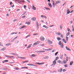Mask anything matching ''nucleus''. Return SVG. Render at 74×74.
Returning a JSON list of instances; mask_svg holds the SVG:
<instances>
[{
	"label": "nucleus",
	"mask_w": 74,
	"mask_h": 74,
	"mask_svg": "<svg viewBox=\"0 0 74 74\" xmlns=\"http://www.w3.org/2000/svg\"><path fill=\"white\" fill-rule=\"evenodd\" d=\"M58 44L60 45L61 48H63L64 45L61 42V41H60L58 42Z\"/></svg>",
	"instance_id": "1"
},
{
	"label": "nucleus",
	"mask_w": 74,
	"mask_h": 74,
	"mask_svg": "<svg viewBox=\"0 0 74 74\" xmlns=\"http://www.w3.org/2000/svg\"><path fill=\"white\" fill-rule=\"evenodd\" d=\"M47 41L49 44H52V42L49 39H47Z\"/></svg>",
	"instance_id": "2"
},
{
	"label": "nucleus",
	"mask_w": 74,
	"mask_h": 74,
	"mask_svg": "<svg viewBox=\"0 0 74 74\" xmlns=\"http://www.w3.org/2000/svg\"><path fill=\"white\" fill-rule=\"evenodd\" d=\"M56 61L54 60L53 62V64H52L51 65V66H53V67H54L55 66V65L56 64Z\"/></svg>",
	"instance_id": "3"
},
{
	"label": "nucleus",
	"mask_w": 74,
	"mask_h": 74,
	"mask_svg": "<svg viewBox=\"0 0 74 74\" xmlns=\"http://www.w3.org/2000/svg\"><path fill=\"white\" fill-rule=\"evenodd\" d=\"M40 40H41V41H44V40H45V38L44 37H42V36L41 37H40Z\"/></svg>",
	"instance_id": "4"
},
{
	"label": "nucleus",
	"mask_w": 74,
	"mask_h": 74,
	"mask_svg": "<svg viewBox=\"0 0 74 74\" xmlns=\"http://www.w3.org/2000/svg\"><path fill=\"white\" fill-rule=\"evenodd\" d=\"M31 19L33 21H35L36 20V18L35 17H33L31 18Z\"/></svg>",
	"instance_id": "5"
},
{
	"label": "nucleus",
	"mask_w": 74,
	"mask_h": 74,
	"mask_svg": "<svg viewBox=\"0 0 74 74\" xmlns=\"http://www.w3.org/2000/svg\"><path fill=\"white\" fill-rule=\"evenodd\" d=\"M43 62L41 63H39V62H36V64H39V65H41V64H44V63H42Z\"/></svg>",
	"instance_id": "6"
},
{
	"label": "nucleus",
	"mask_w": 74,
	"mask_h": 74,
	"mask_svg": "<svg viewBox=\"0 0 74 74\" xmlns=\"http://www.w3.org/2000/svg\"><path fill=\"white\" fill-rule=\"evenodd\" d=\"M65 48H66V50H67L68 51H71V49H70L69 48H68L67 46H66L65 47Z\"/></svg>",
	"instance_id": "7"
},
{
	"label": "nucleus",
	"mask_w": 74,
	"mask_h": 74,
	"mask_svg": "<svg viewBox=\"0 0 74 74\" xmlns=\"http://www.w3.org/2000/svg\"><path fill=\"white\" fill-rule=\"evenodd\" d=\"M48 5L50 8H52V5H51V3H48Z\"/></svg>",
	"instance_id": "8"
},
{
	"label": "nucleus",
	"mask_w": 74,
	"mask_h": 74,
	"mask_svg": "<svg viewBox=\"0 0 74 74\" xmlns=\"http://www.w3.org/2000/svg\"><path fill=\"white\" fill-rule=\"evenodd\" d=\"M54 2H55V1H53V7H55V6H56V4L55 3H54Z\"/></svg>",
	"instance_id": "9"
},
{
	"label": "nucleus",
	"mask_w": 74,
	"mask_h": 74,
	"mask_svg": "<svg viewBox=\"0 0 74 74\" xmlns=\"http://www.w3.org/2000/svg\"><path fill=\"white\" fill-rule=\"evenodd\" d=\"M32 44H30L29 46L27 47V49H28V48H30V47H32Z\"/></svg>",
	"instance_id": "10"
},
{
	"label": "nucleus",
	"mask_w": 74,
	"mask_h": 74,
	"mask_svg": "<svg viewBox=\"0 0 74 74\" xmlns=\"http://www.w3.org/2000/svg\"><path fill=\"white\" fill-rule=\"evenodd\" d=\"M12 44L11 43H8V44H7L6 45V46H9V45H11Z\"/></svg>",
	"instance_id": "11"
},
{
	"label": "nucleus",
	"mask_w": 74,
	"mask_h": 74,
	"mask_svg": "<svg viewBox=\"0 0 74 74\" xmlns=\"http://www.w3.org/2000/svg\"><path fill=\"white\" fill-rule=\"evenodd\" d=\"M62 41L64 43H65V44H66L67 43V42H66V41L64 39H62Z\"/></svg>",
	"instance_id": "12"
},
{
	"label": "nucleus",
	"mask_w": 74,
	"mask_h": 74,
	"mask_svg": "<svg viewBox=\"0 0 74 74\" xmlns=\"http://www.w3.org/2000/svg\"><path fill=\"white\" fill-rule=\"evenodd\" d=\"M32 9H33V10H36V7H35L33 5L32 6Z\"/></svg>",
	"instance_id": "13"
},
{
	"label": "nucleus",
	"mask_w": 74,
	"mask_h": 74,
	"mask_svg": "<svg viewBox=\"0 0 74 74\" xmlns=\"http://www.w3.org/2000/svg\"><path fill=\"white\" fill-rule=\"evenodd\" d=\"M21 69H28V67H22Z\"/></svg>",
	"instance_id": "14"
},
{
	"label": "nucleus",
	"mask_w": 74,
	"mask_h": 74,
	"mask_svg": "<svg viewBox=\"0 0 74 74\" xmlns=\"http://www.w3.org/2000/svg\"><path fill=\"white\" fill-rule=\"evenodd\" d=\"M56 34H57V35H59V36H60L61 35V33L60 32H57V33H56Z\"/></svg>",
	"instance_id": "15"
},
{
	"label": "nucleus",
	"mask_w": 74,
	"mask_h": 74,
	"mask_svg": "<svg viewBox=\"0 0 74 74\" xmlns=\"http://www.w3.org/2000/svg\"><path fill=\"white\" fill-rule=\"evenodd\" d=\"M43 27H45V28H46L47 29H48V27H47L45 25H43Z\"/></svg>",
	"instance_id": "16"
},
{
	"label": "nucleus",
	"mask_w": 74,
	"mask_h": 74,
	"mask_svg": "<svg viewBox=\"0 0 74 74\" xmlns=\"http://www.w3.org/2000/svg\"><path fill=\"white\" fill-rule=\"evenodd\" d=\"M62 69H60L58 70V72H62Z\"/></svg>",
	"instance_id": "17"
},
{
	"label": "nucleus",
	"mask_w": 74,
	"mask_h": 74,
	"mask_svg": "<svg viewBox=\"0 0 74 74\" xmlns=\"http://www.w3.org/2000/svg\"><path fill=\"white\" fill-rule=\"evenodd\" d=\"M49 58V57L48 56H45V57H44V59H48Z\"/></svg>",
	"instance_id": "18"
},
{
	"label": "nucleus",
	"mask_w": 74,
	"mask_h": 74,
	"mask_svg": "<svg viewBox=\"0 0 74 74\" xmlns=\"http://www.w3.org/2000/svg\"><path fill=\"white\" fill-rule=\"evenodd\" d=\"M17 58H21V59H26V58H23V57H19V56L17 57Z\"/></svg>",
	"instance_id": "19"
},
{
	"label": "nucleus",
	"mask_w": 74,
	"mask_h": 74,
	"mask_svg": "<svg viewBox=\"0 0 74 74\" xmlns=\"http://www.w3.org/2000/svg\"><path fill=\"white\" fill-rule=\"evenodd\" d=\"M73 64V61H71L70 63V66H71Z\"/></svg>",
	"instance_id": "20"
},
{
	"label": "nucleus",
	"mask_w": 74,
	"mask_h": 74,
	"mask_svg": "<svg viewBox=\"0 0 74 74\" xmlns=\"http://www.w3.org/2000/svg\"><path fill=\"white\" fill-rule=\"evenodd\" d=\"M57 40H58V41H60V39H61V38H60L59 37H58V38H57Z\"/></svg>",
	"instance_id": "21"
},
{
	"label": "nucleus",
	"mask_w": 74,
	"mask_h": 74,
	"mask_svg": "<svg viewBox=\"0 0 74 74\" xmlns=\"http://www.w3.org/2000/svg\"><path fill=\"white\" fill-rule=\"evenodd\" d=\"M38 43H37V42H35L34 43L33 45H32V46L33 47L34 45H37Z\"/></svg>",
	"instance_id": "22"
},
{
	"label": "nucleus",
	"mask_w": 74,
	"mask_h": 74,
	"mask_svg": "<svg viewBox=\"0 0 74 74\" xmlns=\"http://www.w3.org/2000/svg\"><path fill=\"white\" fill-rule=\"evenodd\" d=\"M10 58H12V59H14L15 57L14 56H10Z\"/></svg>",
	"instance_id": "23"
},
{
	"label": "nucleus",
	"mask_w": 74,
	"mask_h": 74,
	"mask_svg": "<svg viewBox=\"0 0 74 74\" xmlns=\"http://www.w3.org/2000/svg\"><path fill=\"white\" fill-rule=\"evenodd\" d=\"M60 29L61 30L62 29V25H60Z\"/></svg>",
	"instance_id": "24"
},
{
	"label": "nucleus",
	"mask_w": 74,
	"mask_h": 74,
	"mask_svg": "<svg viewBox=\"0 0 74 74\" xmlns=\"http://www.w3.org/2000/svg\"><path fill=\"white\" fill-rule=\"evenodd\" d=\"M39 53H41V52H45V51H39Z\"/></svg>",
	"instance_id": "25"
},
{
	"label": "nucleus",
	"mask_w": 74,
	"mask_h": 74,
	"mask_svg": "<svg viewBox=\"0 0 74 74\" xmlns=\"http://www.w3.org/2000/svg\"><path fill=\"white\" fill-rule=\"evenodd\" d=\"M26 27V26L24 25L23 26L21 27H20L19 28L20 29H23V28H24V27Z\"/></svg>",
	"instance_id": "26"
},
{
	"label": "nucleus",
	"mask_w": 74,
	"mask_h": 74,
	"mask_svg": "<svg viewBox=\"0 0 74 74\" xmlns=\"http://www.w3.org/2000/svg\"><path fill=\"white\" fill-rule=\"evenodd\" d=\"M66 41H68V40H69V37H66Z\"/></svg>",
	"instance_id": "27"
},
{
	"label": "nucleus",
	"mask_w": 74,
	"mask_h": 74,
	"mask_svg": "<svg viewBox=\"0 0 74 74\" xmlns=\"http://www.w3.org/2000/svg\"><path fill=\"white\" fill-rule=\"evenodd\" d=\"M60 1H58L56 2V4H59V3H60Z\"/></svg>",
	"instance_id": "28"
},
{
	"label": "nucleus",
	"mask_w": 74,
	"mask_h": 74,
	"mask_svg": "<svg viewBox=\"0 0 74 74\" xmlns=\"http://www.w3.org/2000/svg\"><path fill=\"white\" fill-rule=\"evenodd\" d=\"M68 65H68V64H66L65 65H64V67H68Z\"/></svg>",
	"instance_id": "29"
},
{
	"label": "nucleus",
	"mask_w": 74,
	"mask_h": 74,
	"mask_svg": "<svg viewBox=\"0 0 74 74\" xmlns=\"http://www.w3.org/2000/svg\"><path fill=\"white\" fill-rule=\"evenodd\" d=\"M70 33L69 32H68L67 34H66V36H69V35H70Z\"/></svg>",
	"instance_id": "30"
},
{
	"label": "nucleus",
	"mask_w": 74,
	"mask_h": 74,
	"mask_svg": "<svg viewBox=\"0 0 74 74\" xmlns=\"http://www.w3.org/2000/svg\"><path fill=\"white\" fill-rule=\"evenodd\" d=\"M63 63H64V64H66L67 63V62H66V61L64 60L63 61Z\"/></svg>",
	"instance_id": "31"
},
{
	"label": "nucleus",
	"mask_w": 74,
	"mask_h": 74,
	"mask_svg": "<svg viewBox=\"0 0 74 74\" xmlns=\"http://www.w3.org/2000/svg\"><path fill=\"white\" fill-rule=\"evenodd\" d=\"M59 58V57H58V56H57L56 57V59L55 60H56H56H58V59Z\"/></svg>",
	"instance_id": "32"
},
{
	"label": "nucleus",
	"mask_w": 74,
	"mask_h": 74,
	"mask_svg": "<svg viewBox=\"0 0 74 74\" xmlns=\"http://www.w3.org/2000/svg\"><path fill=\"white\" fill-rule=\"evenodd\" d=\"M44 8H45V9H46V10H50V9H49V8H47L46 7H45Z\"/></svg>",
	"instance_id": "33"
},
{
	"label": "nucleus",
	"mask_w": 74,
	"mask_h": 74,
	"mask_svg": "<svg viewBox=\"0 0 74 74\" xmlns=\"http://www.w3.org/2000/svg\"><path fill=\"white\" fill-rule=\"evenodd\" d=\"M5 56L6 57V58H10V56L7 55V56Z\"/></svg>",
	"instance_id": "34"
},
{
	"label": "nucleus",
	"mask_w": 74,
	"mask_h": 74,
	"mask_svg": "<svg viewBox=\"0 0 74 74\" xmlns=\"http://www.w3.org/2000/svg\"><path fill=\"white\" fill-rule=\"evenodd\" d=\"M5 49H6V48L4 47V48H3L2 49H1L2 51H4V50H5Z\"/></svg>",
	"instance_id": "35"
},
{
	"label": "nucleus",
	"mask_w": 74,
	"mask_h": 74,
	"mask_svg": "<svg viewBox=\"0 0 74 74\" xmlns=\"http://www.w3.org/2000/svg\"><path fill=\"white\" fill-rule=\"evenodd\" d=\"M58 63H62V62L60 60H59L58 61Z\"/></svg>",
	"instance_id": "36"
},
{
	"label": "nucleus",
	"mask_w": 74,
	"mask_h": 74,
	"mask_svg": "<svg viewBox=\"0 0 74 74\" xmlns=\"http://www.w3.org/2000/svg\"><path fill=\"white\" fill-rule=\"evenodd\" d=\"M2 70H6V68H5L3 67V68H2Z\"/></svg>",
	"instance_id": "37"
},
{
	"label": "nucleus",
	"mask_w": 74,
	"mask_h": 74,
	"mask_svg": "<svg viewBox=\"0 0 74 74\" xmlns=\"http://www.w3.org/2000/svg\"><path fill=\"white\" fill-rule=\"evenodd\" d=\"M28 66H33V64H27Z\"/></svg>",
	"instance_id": "38"
},
{
	"label": "nucleus",
	"mask_w": 74,
	"mask_h": 74,
	"mask_svg": "<svg viewBox=\"0 0 74 74\" xmlns=\"http://www.w3.org/2000/svg\"><path fill=\"white\" fill-rule=\"evenodd\" d=\"M14 69L16 70H19V68H14Z\"/></svg>",
	"instance_id": "39"
},
{
	"label": "nucleus",
	"mask_w": 74,
	"mask_h": 74,
	"mask_svg": "<svg viewBox=\"0 0 74 74\" xmlns=\"http://www.w3.org/2000/svg\"><path fill=\"white\" fill-rule=\"evenodd\" d=\"M27 24V25H30V23L29 22H27L26 23V24Z\"/></svg>",
	"instance_id": "40"
},
{
	"label": "nucleus",
	"mask_w": 74,
	"mask_h": 74,
	"mask_svg": "<svg viewBox=\"0 0 74 74\" xmlns=\"http://www.w3.org/2000/svg\"><path fill=\"white\" fill-rule=\"evenodd\" d=\"M18 38V36H16V37H15V38H14L13 39V41H14V40H16V38Z\"/></svg>",
	"instance_id": "41"
},
{
	"label": "nucleus",
	"mask_w": 74,
	"mask_h": 74,
	"mask_svg": "<svg viewBox=\"0 0 74 74\" xmlns=\"http://www.w3.org/2000/svg\"><path fill=\"white\" fill-rule=\"evenodd\" d=\"M18 1L20 2V3H21L22 2L23 3H24V1H20V0H18Z\"/></svg>",
	"instance_id": "42"
},
{
	"label": "nucleus",
	"mask_w": 74,
	"mask_h": 74,
	"mask_svg": "<svg viewBox=\"0 0 74 74\" xmlns=\"http://www.w3.org/2000/svg\"><path fill=\"white\" fill-rule=\"evenodd\" d=\"M32 56V57H35L36 56H35V54H32L31 55Z\"/></svg>",
	"instance_id": "43"
},
{
	"label": "nucleus",
	"mask_w": 74,
	"mask_h": 74,
	"mask_svg": "<svg viewBox=\"0 0 74 74\" xmlns=\"http://www.w3.org/2000/svg\"><path fill=\"white\" fill-rule=\"evenodd\" d=\"M46 51H51V49L49 48L48 49H46Z\"/></svg>",
	"instance_id": "44"
},
{
	"label": "nucleus",
	"mask_w": 74,
	"mask_h": 74,
	"mask_svg": "<svg viewBox=\"0 0 74 74\" xmlns=\"http://www.w3.org/2000/svg\"><path fill=\"white\" fill-rule=\"evenodd\" d=\"M30 35H29L27 36L25 38H27V37H30Z\"/></svg>",
	"instance_id": "45"
},
{
	"label": "nucleus",
	"mask_w": 74,
	"mask_h": 74,
	"mask_svg": "<svg viewBox=\"0 0 74 74\" xmlns=\"http://www.w3.org/2000/svg\"><path fill=\"white\" fill-rule=\"evenodd\" d=\"M33 36H37L38 34H33Z\"/></svg>",
	"instance_id": "46"
},
{
	"label": "nucleus",
	"mask_w": 74,
	"mask_h": 74,
	"mask_svg": "<svg viewBox=\"0 0 74 74\" xmlns=\"http://www.w3.org/2000/svg\"><path fill=\"white\" fill-rule=\"evenodd\" d=\"M5 62H8V60H5L3 61Z\"/></svg>",
	"instance_id": "47"
},
{
	"label": "nucleus",
	"mask_w": 74,
	"mask_h": 74,
	"mask_svg": "<svg viewBox=\"0 0 74 74\" xmlns=\"http://www.w3.org/2000/svg\"><path fill=\"white\" fill-rule=\"evenodd\" d=\"M24 13L23 14V15H25V14L27 12H24Z\"/></svg>",
	"instance_id": "48"
},
{
	"label": "nucleus",
	"mask_w": 74,
	"mask_h": 74,
	"mask_svg": "<svg viewBox=\"0 0 74 74\" xmlns=\"http://www.w3.org/2000/svg\"><path fill=\"white\" fill-rule=\"evenodd\" d=\"M62 58H63V55H62L60 57V59H62Z\"/></svg>",
	"instance_id": "49"
},
{
	"label": "nucleus",
	"mask_w": 74,
	"mask_h": 74,
	"mask_svg": "<svg viewBox=\"0 0 74 74\" xmlns=\"http://www.w3.org/2000/svg\"><path fill=\"white\" fill-rule=\"evenodd\" d=\"M40 46H42V47H43L44 46V44H42V45H40Z\"/></svg>",
	"instance_id": "50"
},
{
	"label": "nucleus",
	"mask_w": 74,
	"mask_h": 74,
	"mask_svg": "<svg viewBox=\"0 0 74 74\" xmlns=\"http://www.w3.org/2000/svg\"><path fill=\"white\" fill-rule=\"evenodd\" d=\"M58 52H56L55 53V56H56L57 55V54H58Z\"/></svg>",
	"instance_id": "51"
},
{
	"label": "nucleus",
	"mask_w": 74,
	"mask_h": 74,
	"mask_svg": "<svg viewBox=\"0 0 74 74\" xmlns=\"http://www.w3.org/2000/svg\"><path fill=\"white\" fill-rule=\"evenodd\" d=\"M70 11H69L68 12H67V14H69L70 13Z\"/></svg>",
	"instance_id": "52"
},
{
	"label": "nucleus",
	"mask_w": 74,
	"mask_h": 74,
	"mask_svg": "<svg viewBox=\"0 0 74 74\" xmlns=\"http://www.w3.org/2000/svg\"><path fill=\"white\" fill-rule=\"evenodd\" d=\"M55 51V49H53L52 50V52H54Z\"/></svg>",
	"instance_id": "53"
},
{
	"label": "nucleus",
	"mask_w": 74,
	"mask_h": 74,
	"mask_svg": "<svg viewBox=\"0 0 74 74\" xmlns=\"http://www.w3.org/2000/svg\"><path fill=\"white\" fill-rule=\"evenodd\" d=\"M14 55H15V56H18V54H16L15 53H14Z\"/></svg>",
	"instance_id": "54"
},
{
	"label": "nucleus",
	"mask_w": 74,
	"mask_h": 74,
	"mask_svg": "<svg viewBox=\"0 0 74 74\" xmlns=\"http://www.w3.org/2000/svg\"><path fill=\"white\" fill-rule=\"evenodd\" d=\"M15 34V32H12V33L10 34V35H12V34Z\"/></svg>",
	"instance_id": "55"
},
{
	"label": "nucleus",
	"mask_w": 74,
	"mask_h": 74,
	"mask_svg": "<svg viewBox=\"0 0 74 74\" xmlns=\"http://www.w3.org/2000/svg\"><path fill=\"white\" fill-rule=\"evenodd\" d=\"M38 27H39V25H37V29H38Z\"/></svg>",
	"instance_id": "56"
},
{
	"label": "nucleus",
	"mask_w": 74,
	"mask_h": 74,
	"mask_svg": "<svg viewBox=\"0 0 74 74\" xmlns=\"http://www.w3.org/2000/svg\"><path fill=\"white\" fill-rule=\"evenodd\" d=\"M44 16L43 15H42L41 16V18H44Z\"/></svg>",
	"instance_id": "57"
},
{
	"label": "nucleus",
	"mask_w": 74,
	"mask_h": 74,
	"mask_svg": "<svg viewBox=\"0 0 74 74\" xmlns=\"http://www.w3.org/2000/svg\"><path fill=\"white\" fill-rule=\"evenodd\" d=\"M20 11V9H18L17 10H16V11H17V12H18V11Z\"/></svg>",
	"instance_id": "58"
},
{
	"label": "nucleus",
	"mask_w": 74,
	"mask_h": 74,
	"mask_svg": "<svg viewBox=\"0 0 74 74\" xmlns=\"http://www.w3.org/2000/svg\"><path fill=\"white\" fill-rule=\"evenodd\" d=\"M13 21H14V22H16V21H17V19H14V20Z\"/></svg>",
	"instance_id": "59"
},
{
	"label": "nucleus",
	"mask_w": 74,
	"mask_h": 74,
	"mask_svg": "<svg viewBox=\"0 0 74 74\" xmlns=\"http://www.w3.org/2000/svg\"><path fill=\"white\" fill-rule=\"evenodd\" d=\"M26 8V6L25 5H24V8Z\"/></svg>",
	"instance_id": "60"
},
{
	"label": "nucleus",
	"mask_w": 74,
	"mask_h": 74,
	"mask_svg": "<svg viewBox=\"0 0 74 74\" xmlns=\"http://www.w3.org/2000/svg\"><path fill=\"white\" fill-rule=\"evenodd\" d=\"M62 71H63V72L66 71V69H63Z\"/></svg>",
	"instance_id": "61"
},
{
	"label": "nucleus",
	"mask_w": 74,
	"mask_h": 74,
	"mask_svg": "<svg viewBox=\"0 0 74 74\" xmlns=\"http://www.w3.org/2000/svg\"><path fill=\"white\" fill-rule=\"evenodd\" d=\"M66 60L67 62V61H68V59H68V57H67L66 58Z\"/></svg>",
	"instance_id": "62"
},
{
	"label": "nucleus",
	"mask_w": 74,
	"mask_h": 74,
	"mask_svg": "<svg viewBox=\"0 0 74 74\" xmlns=\"http://www.w3.org/2000/svg\"><path fill=\"white\" fill-rule=\"evenodd\" d=\"M26 17V16H24L22 17L23 18H25Z\"/></svg>",
	"instance_id": "63"
},
{
	"label": "nucleus",
	"mask_w": 74,
	"mask_h": 74,
	"mask_svg": "<svg viewBox=\"0 0 74 74\" xmlns=\"http://www.w3.org/2000/svg\"><path fill=\"white\" fill-rule=\"evenodd\" d=\"M3 74H7V73L5 72H3Z\"/></svg>",
	"instance_id": "64"
}]
</instances>
